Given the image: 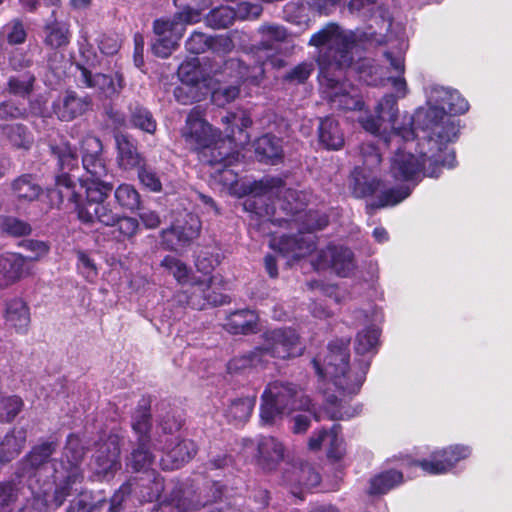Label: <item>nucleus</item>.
<instances>
[{
	"label": "nucleus",
	"instance_id": "nucleus-1",
	"mask_svg": "<svg viewBox=\"0 0 512 512\" xmlns=\"http://www.w3.org/2000/svg\"><path fill=\"white\" fill-rule=\"evenodd\" d=\"M349 341L336 340L329 344L322 360L314 359L316 373L334 387L324 393L323 411L331 420H347L361 411V406H350L347 398L356 395L366 378L370 362L360 361L356 366H349Z\"/></svg>",
	"mask_w": 512,
	"mask_h": 512
},
{
	"label": "nucleus",
	"instance_id": "nucleus-2",
	"mask_svg": "<svg viewBox=\"0 0 512 512\" xmlns=\"http://www.w3.org/2000/svg\"><path fill=\"white\" fill-rule=\"evenodd\" d=\"M416 117L423 124L424 141L419 144L421 155L440 167H454L455 153L448 146L458 138V121L437 107L419 111Z\"/></svg>",
	"mask_w": 512,
	"mask_h": 512
},
{
	"label": "nucleus",
	"instance_id": "nucleus-3",
	"mask_svg": "<svg viewBox=\"0 0 512 512\" xmlns=\"http://www.w3.org/2000/svg\"><path fill=\"white\" fill-rule=\"evenodd\" d=\"M177 11L172 18H158L153 21V32L157 36L151 49L155 56L167 58L179 45L186 31V25L201 21L202 14L211 7L212 0H173Z\"/></svg>",
	"mask_w": 512,
	"mask_h": 512
},
{
	"label": "nucleus",
	"instance_id": "nucleus-4",
	"mask_svg": "<svg viewBox=\"0 0 512 512\" xmlns=\"http://www.w3.org/2000/svg\"><path fill=\"white\" fill-rule=\"evenodd\" d=\"M308 45L317 50L316 62L320 68L321 77L334 72L341 74L342 70L353 62L352 49L355 46V35L336 23H328L314 33Z\"/></svg>",
	"mask_w": 512,
	"mask_h": 512
},
{
	"label": "nucleus",
	"instance_id": "nucleus-5",
	"mask_svg": "<svg viewBox=\"0 0 512 512\" xmlns=\"http://www.w3.org/2000/svg\"><path fill=\"white\" fill-rule=\"evenodd\" d=\"M86 454V448L83 446L80 437L70 433L63 447L58 460H54L52 479L55 489L52 496V502L56 507L64 504L73 490L74 486L84 481V470L82 462Z\"/></svg>",
	"mask_w": 512,
	"mask_h": 512
},
{
	"label": "nucleus",
	"instance_id": "nucleus-6",
	"mask_svg": "<svg viewBox=\"0 0 512 512\" xmlns=\"http://www.w3.org/2000/svg\"><path fill=\"white\" fill-rule=\"evenodd\" d=\"M182 137L202 164L217 166L218 173L224 171V139L221 138V131L202 118L196 109L188 114L182 129Z\"/></svg>",
	"mask_w": 512,
	"mask_h": 512
},
{
	"label": "nucleus",
	"instance_id": "nucleus-7",
	"mask_svg": "<svg viewBox=\"0 0 512 512\" xmlns=\"http://www.w3.org/2000/svg\"><path fill=\"white\" fill-rule=\"evenodd\" d=\"M81 161L86 176L80 179L89 201L107 199L114 189L113 182L107 180L109 169L103 154L102 141L91 134L83 137L80 143Z\"/></svg>",
	"mask_w": 512,
	"mask_h": 512
},
{
	"label": "nucleus",
	"instance_id": "nucleus-8",
	"mask_svg": "<svg viewBox=\"0 0 512 512\" xmlns=\"http://www.w3.org/2000/svg\"><path fill=\"white\" fill-rule=\"evenodd\" d=\"M375 112L376 115H366L359 119L365 131L378 136L385 144L400 139L408 143L414 139L412 119L404 116L399 123L397 102L393 95L384 96L376 106Z\"/></svg>",
	"mask_w": 512,
	"mask_h": 512
},
{
	"label": "nucleus",
	"instance_id": "nucleus-9",
	"mask_svg": "<svg viewBox=\"0 0 512 512\" xmlns=\"http://www.w3.org/2000/svg\"><path fill=\"white\" fill-rule=\"evenodd\" d=\"M310 399L295 385L275 381L262 394L261 420L271 423L276 416L296 410H309Z\"/></svg>",
	"mask_w": 512,
	"mask_h": 512
},
{
	"label": "nucleus",
	"instance_id": "nucleus-10",
	"mask_svg": "<svg viewBox=\"0 0 512 512\" xmlns=\"http://www.w3.org/2000/svg\"><path fill=\"white\" fill-rule=\"evenodd\" d=\"M301 352L302 348L299 345V337L293 329H275L265 333L262 346L252 351L248 357H245L244 363L241 366L234 365L230 368L258 365L262 363V357L265 355L287 359L298 356Z\"/></svg>",
	"mask_w": 512,
	"mask_h": 512
},
{
	"label": "nucleus",
	"instance_id": "nucleus-11",
	"mask_svg": "<svg viewBox=\"0 0 512 512\" xmlns=\"http://www.w3.org/2000/svg\"><path fill=\"white\" fill-rule=\"evenodd\" d=\"M411 152V147L399 149L391 159L390 174L396 181H418L422 176L438 177L439 164L429 161L427 157Z\"/></svg>",
	"mask_w": 512,
	"mask_h": 512
},
{
	"label": "nucleus",
	"instance_id": "nucleus-12",
	"mask_svg": "<svg viewBox=\"0 0 512 512\" xmlns=\"http://www.w3.org/2000/svg\"><path fill=\"white\" fill-rule=\"evenodd\" d=\"M359 158L361 165H358L352 173V192L358 197H366L379 190L381 182L376 179L374 172L378 169L382 157L373 144L363 143L359 147Z\"/></svg>",
	"mask_w": 512,
	"mask_h": 512
},
{
	"label": "nucleus",
	"instance_id": "nucleus-13",
	"mask_svg": "<svg viewBox=\"0 0 512 512\" xmlns=\"http://www.w3.org/2000/svg\"><path fill=\"white\" fill-rule=\"evenodd\" d=\"M221 61L205 57L203 63L198 57L185 60L178 67V76L183 84H203L215 96L220 90L221 80L218 76L223 73Z\"/></svg>",
	"mask_w": 512,
	"mask_h": 512
},
{
	"label": "nucleus",
	"instance_id": "nucleus-14",
	"mask_svg": "<svg viewBox=\"0 0 512 512\" xmlns=\"http://www.w3.org/2000/svg\"><path fill=\"white\" fill-rule=\"evenodd\" d=\"M245 451L253 453L256 466L265 473L275 471L285 458V446L273 436L244 440Z\"/></svg>",
	"mask_w": 512,
	"mask_h": 512
},
{
	"label": "nucleus",
	"instance_id": "nucleus-15",
	"mask_svg": "<svg viewBox=\"0 0 512 512\" xmlns=\"http://www.w3.org/2000/svg\"><path fill=\"white\" fill-rule=\"evenodd\" d=\"M471 454V449L464 445L449 446L436 450L430 460H421L416 465L431 475L445 474L449 472L460 460L466 459Z\"/></svg>",
	"mask_w": 512,
	"mask_h": 512
},
{
	"label": "nucleus",
	"instance_id": "nucleus-16",
	"mask_svg": "<svg viewBox=\"0 0 512 512\" xmlns=\"http://www.w3.org/2000/svg\"><path fill=\"white\" fill-rule=\"evenodd\" d=\"M321 85L333 106L343 110L362 108L363 103L356 89L347 82H341L334 74L321 77Z\"/></svg>",
	"mask_w": 512,
	"mask_h": 512
},
{
	"label": "nucleus",
	"instance_id": "nucleus-17",
	"mask_svg": "<svg viewBox=\"0 0 512 512\" xmlns=\"http://www.w3.org/2000/svg\"><path fill=\"white\" fill-rule=\"evenodd\" d=\"M312 264L316 269L332 268L339 276L343 277L350 275L355 268L352 251L342 246L333 245L318 251Z\"/></svg>",
	"mask_w": 512,
	"mask_h": 512
},
{
	"label": "nucleus",
	"instance_id": "nucleus-18",
	"mask_svg": "<svg viewBox=\"0 0 512 512\" xmlns=\"http://www.w3.org/2000/svg\"><path fill=\"white\" fill-rule=\"evenodd\" d=\"M92 103L89 95L79 96L76 91L67 89L53 101L52 110L60 121L70 122L85 114Z\"/></svg>",
	"mask_w": 512,
	"mask_h": 512
},
{
	"label": "nucleus",
	"instance_id": "nucleus-19",
	"mask_svg": "<svg viewBox=\"0 0 512 512\" xmlns=\"http://www.w3.org/2000/svg\"><path fill=\"white\" fill-rule=\"evenodd\" d=\"M251 125V119L246 111L237 110L226 115V142L233 144L231 157L226 155V166L237 160L240 150L249 142V135L245 129Z\"/></svg>",
	"mask_w": 512,
	"mask_h": 512
},
{
	"label": "nucleus",
	"instance_id": "nucleus-20",
	"mask_svg": "<svg viewBox=\"0 0 512 512\" xmlns=\"http://www.w3.org/2000/svg\"><path fill=\"white\" fill-rule=\"evenodd\" d=\"M32 274L29 258L18 252L0 254V288H8Z\"/></svg>",
	"mask_w": 512,
	"mask_h": 512
},
{
	"label": "nucleus",
	"instance_id": "nucleus-21",
	"mask_svg": "<svg viewBox=\"0 0 512 512\" xmlns=\"http://www.w3.org/2000/svg\"><path fill=\"white\" fill-rule=\"evenodd\" d=\"M121 445L120 438L110 434L101 442L94 454L96 473L102 476L114 474L121 468L120 462Z\"/></svg>",
	"mask_w": 512,
	"mask_h": 512
},
{
	"label": "nucleus",
	"instance_id": "nucleus-22",
	"mask_svg": "<svg viewBox=\"0 0 512 512\" xmlns=\"http://www.w3.org/2000/svg\"><path fill=\"white\" fill-rule=\"evenodd\" d=\"M59 442L57 439L40 440L33 445L29 452L20 460L19 465L24 476H35L37 471L49 462L54 463L52 455L57 451Z\"/></svg>",
	"mask_w": 512,
	"mask_h": 512
},
{
	"label": "nucleus",
	"instance_id": "nucleus-23",
	"mask_svg": "<svg viewBox=\"0 0 512 512\" xmlns=\"http://www.w3.org/2000/svg\"><path fill=\"white\" fill-rule=\"evenodd\" d=\"M75 188L76 183L73 177L64 174L56 175L54 187L46 190L49 208H60L67 201L74 204L75 210L78 212V205L81 203L82 196L76 192Z\"/></svg>",
	"mask_w": 512,
	"mask_h": 512
},
{
	"label": "nucleus",
	"instance_id": "nucleus-24",
	"mask_svg": "<svg viewBox=\"0 0 512 512\" xmlns=\"http://www.w3.org/2000/svg\"><path fill=\"white\" fill-rule=\"evenodd\" d=\"M152 397L143 395L137 403L135 411L131 416V429L135 435V443H152Z\"/></svg>",
	"mask_w": 512,
	"mask_h": 512
},
{
	"label": "nucleus",
	"instance_id": "nucleus-25",
	"mask_svg": "<svg viewBox=\"0 0 512 512\" xmlns=\"http://www.w3.org/2000/svg\"><path fill=\"white\" fill-rule=\"evenodd\" d=\"M270 246L279 250L283 255L291 256L294 260H297L312 253L315 248V236L311 233L284 236L279 240L272 239Z\"/></svg>",
	"mask_w": 512,
	"mask_h": 512
},
{
	"label": "nucleus",
	"instance_id": "nucleus-26",
	"mask_svg": "<svg viewBox=\"0 0 512 512\" xmlns=\"http://www.w3.org/2000/svg\"><path fill=\"white\" fill-rule=\"evenodd\" d=\"M5 325L18 334H26L31 323L30 308L22 298H12L4 303Z\"/></svg>",
	"mask_w": 512,
	"mask_h": 512
},
{
	"label": "nucleus",
	"instance_id": "nucleus-27",
	"mask_svg": "<svg viewBox=\"0 0 512 512\" xmlns=\"http://www.w3.org/2000/svg\"><path fill=\"white\" fill-rule=\"evenodd\" d=\"M429 108H438L446 113L463 114L468 111V102L454 90L445 87H434L431 89L429 100Z\"/></svg>",
	"mask_w": 512,
	"mask_h": 512
},
{
	"label": "nucleus",
	"instance_id": "nucleus-28",
	"mask_svg": "<svg viewBox=\"0 0 512 512\" xmlns=\"http://www.w3.org/2000/svg\"><path fill=\"white\" fill-rule=\"evenodd\" d=\"M105 200L93 202L85 197V201L81 200L80 205H78V219L86 225L98 221L105 226H115L119 216L107 205H104Z\"/></svg>",
	"mask_w": 512,
	"mask_h": 512
},
{
	"label": "nucleus",
	"instance_id": "nucleus-29",
	"mask_svg": "<svg viewBox=\"0 0 512 512\" xmlns=\"http://www.w3.org/2000/svg\"><path fill=\"white\" fill-rule=\"evenodd\" d=\"M185 48L187 52L194 55H199L206 51H211L213 56L211 59L221 61L224 65V37L207 36L206 34L194 31L185 41Z\"/></svg>",
	"mask_w": 512,
	"mask_h": 512
},
{
	"label": "nucleus",
	"instance_id": "nucleus-30",
	"mask_svg": "<svg viewBox=\"0 0 512 512\" xmlns=\"http://www.w3.org/2000/svg\"><path fill=\"white\" fill-rule=\"evenodd\" d=\"M10 192L13 198L21 204H30L39 199L43 188L33 173H23L10 183Z\"/></svg>",
	"mask_w": 512,
	"mask_h": 512
},
{
	"label": "nucleus",
	"instance_id": "nucleus-31",
	"mask_svg": "<svg viewBox=\"0 0 512 512\" xmlns=\"http://www.w3.org/2000/svg\"><path fill=\"white\" fill-rule=\"evenodd\" d=\"M117 148V162L123 170H134L144 162V157L139 153L137 143L129 135L124 133L115 134Z\"/></svg>",
	"mask_w": 512,
	"mask_h": 512
},
{
	"label": "nucleus",
	"instance_id": "nucleus-32",
	"mask_svg": "<svg viewBox=\"0 0 512 512\" xmlns=\"http://www.w3.org/2000/svg\"><path fill=\"white\" fill-rule=\"evenodd\" d=\"M50 155L56 160L57 175L72 177L70 172L79 168L77 150L68 141L49 144Z\"/></svg>",
	"mask_w": 512,
	"mask_h": 512
},
{
	"label": "nucleus",
	"instance_id": "nucleus-33",
	"mask_svg": "<svg viewBox=\"0 0 512 512\" xmlns=\"http://www.w3.org/2000/svg\"><path fill=\"white\" fill-rule=\"evenodd\" d=\"M197 450V445L193 440H179L166 452V458L162 459V468L164 470L179 469L196 455Z\"/></svg>",
	"mask_w": 512,
	"mask_h": 512
},
{
	"label": "nucleus",
	"instance_id": "nucleus-34",
	"mask_svg": "<svg viewBox=\"0 0 512 512\" xmlns=\"http://www.w3.org/2000/svg\"><path fill=\"white\" fill-rule=\"evenodd\" d=\"M338 425H333L331 430L325 429L315 432L308 441V447L310 450H319L322 446L328 447V456L339 459L343 455L342 439L338 437L337 429Z\"/></svg>",
	"mask_w": 512,
	"mask_h": 512
},
{
	"label": "nucleus",
	"instance_id": "nucleus-35",
	"mask_svg": "<svg viewBox=\"0 0 512 512\" xmlns=\"http://www.w3.org/2000/svg\"><path fill=\"white\" fill-rule=\"evenodd\" d=\"M284 481L292 488L311 490L320 483V476L310 464L293 465L291 470L285 472Z\"/></svg>",
	"mask_w": 512,
	"mask_h": 512
},
{
	"label": "nucleus",
	"instance_id": "nucleus-36",
	"mask_svg": "<svg viewBox=\"0 0 512 512\" xmlns=\"http://www.w3.org/2000/svg\"><path fill=\"white\" fill-rule=\"evenodd\" d=\"M52 17H55V11H52ZM44 32V44L51 49L65 48L72 37L69 24L56 18L44 25Z\"/></svg>",
	"mask_w": 512,
	"mask_h": 512
},
{
	"label": "nucleus",
	"instance_id": "nucleus-37",
	"mask_svg": "<svg viewBox=\"0 0 512 512\" xmlns=\"http://www.w3.org/2000/svg\"><path fill=\"white\" fill-rule=\"evenodd\" d=\"M76 68L80 71L79 81L85 88L98 89L105 96H111L116 93L114 80L110 75L95 73L83 63H76Z\"/></svg>",
	"mask_w": 512,
	"mask_h": 512
},
{
	"label": "nucleus",
	"instance_id": "nucleus-38",
	"mask_svg": "<svg viewBox=\"0 0 512 512\" xmlns=\"http://www.w3.org/2000/svg\"><path fill=\"white\" fill-rule=\"evenodd\" d=\"M26 444V431L24 429L9 430L0 441V464H7L16 459Z\"/></svg>",
	"mask_w": 512,
	"mask_h": 512
},
{
	"label": "nucleus",
	"instance_id": "nucleus-39",
	"mask_svg": "<svg viewBox=\"0 0 512 512\" xmlns=\"http://www.w3.org/2000/svg\"><path fill=\"white\" fill-rule=\"evenodd\" d=\"M136 482V489L143 502L158 501L164 490V479L155 470L145 474Z\"/></svg>",
	"mask_w": 512,
	"mask_h": 512
},
{
	"label": "nucleus",
	"instance_id": "nucleus-40",
	"mask_svg": "<svg viewBox=\"0 0 512 512\" xmlns=\"http://www.w3.org/2000/svg\"><path fill=\"white\" fill-rule=\"evenodd\" d=\"M318 136L320 143L327 149L339 150L344 145V135L339 128V124L331 117L320 120Z\"/></svg>",
	"mask_w": 512,
	"mask_h": 512
},
{
	"label": "nucleus",
	"instance_id": "nucleus-41",
	"mask_svg": "<svg viewBox=\"0 0 512 512\" xmlns=\"http://www.w3.org/2000/svg\"><path fill=\"white\" fill-rule=\"evenodd\" d=\"M255 153L260 161L275 164L283 156L281 140L270 134L263 135L255 142Z\"/></svg>",
	"mask_w": 512,
	"mask_h": 512
},
{
	"label": "nucleus",
	"instance_id": "nucleus-42",
	"mask_svg": "<svg viewBox=\"0 0 512 512\" xmlns=\"http://www.w3.org/2000/svg\"><path fill=\"white\" fill-rule=\"evenodd\" d=\"M129 123L131 127L148 134H154L157 130V122L153 113L139 102L131 103L128 107Z\"/></svg>",
	"mask_w": 512,
	"mask_h": 512
},
{
	"label": "nucleus",
	"instance_id": "nucleus-43",
	"mask_svg": "<svg viewBox=\"0 0 512 512\" xmlns=\"http://www.w3.org/2000/svg\"><path fill=\"white\" fill-rule=\"evenodd\" d=\"M152 443L137 444L132 448L127 459V466L134 472L150 473L151 466L155 461V455L151 450Z\"/></svg>",
	"mask_w": 512,
	"mask_h": 512
},
{
	"label": "nucleus",
	"instance_id": "nucleus-44",
	"mask_svg": "<svg viewBox=\"0 0 512 512\" xmlns=\"http://www.w3.org/2000/svg\"><path fill=\"white\" fill-rule=\"evenodd\" d=\"M1 131L17 149L29 150L34 142L32 133L22 123L3 125Z\"/></svg>",
	"mask_w": 512,
	"mask_h": 512
},
{
	"label": "nucleus",
	"instance_id": "nucleus-45",
	"mask_svg": "<svg viewBox=\"0 0 512 512\" xmlns=\"http://www.w3.org/2000/svg\"><path fill=\"white\" fill-rule=\"evenodd\" d=\"M402 481L403 475L400 471L389 470L382 472L371 478L368 493L370 495L385 494L389 490L401 484Z\"/></svg>",
	"mask_w": 512,
	"mask_h": 512
},
{
	"label": "nucleus",
	"instance_id": "nucleus-46",
	"mask_svg": "<svg viewBox=\"0 0 512 512\" xmlns=\"http://www.w3.org/2000/svg\"><path fill=\"white\" fill-rule=\"evenodd\" d=\"M32 231L31 224L26 220L11 215L0 216V232L2 235L21 238L30 236Z\"/></svg>",
	"mask_w": 512,
	"mask_h": 512
},
{
	"label": "nucleus",
	"instance_id": "nucleus-47",
	"mask_svg": "<svg viewBox=\"0 0 512 512\" xmlns=\"http://www.w3.org/2000/svg\"><path fill=\"white\" fill-rule=\"evenodd\" d=\"M259 185L263 189L264 194H273L274 189H276L277 194L284 193V198L288 202L289 207H283V209L288 210L290 213H296L300 210V205L293 204L290 200L297 201L299 195L296 191L291 189H285L283 187V181L280 178H265L260 181Z\"/></svg>",
	"mask_w": 512,
	"mask_h": 512
},
{
	"label": "nucleus",
	"instance_id": "nucleus-48",
	"mask_svg": "<svg viewBox=\"0 0 512 512\" xmlns=\"http://www.w3.org/2000/svg\"><path fill=\"white\" fill-rule=\"evenodd\" d=\"M35 75L30 71H24L8 78L6 89L9 94L27 98L34 90Z\"/></svg>",
	"mask_w": 512,
	"mask_h": 512
},
{
	"label": "nucleus",
	"instance_id": "nucleus-49",
	"mask_svg": "<svg viewBox=\"0 0 512 512\" xmlns=\"http://www.w3.org/2000/svg\"><path fill=\"white\" fill-rule=\"evenodd\" d=\"M114 198L120 208L134 212L140 209L141 196L131 184L122 183L114 191Z\"/></svg>",
	"mask_w": 512,
	"mask_h": 512
},
{
	"label": "nucleus",
	"instance_id": "nucleus-50",
	"mask_svg": "<svg viewBox=\"0 0 512 512\" xmlns=\"http://www.w3.org/2000/svg\"><path fill=\"white\" fill-rule=\"evenodd\" d=\"M255 404V399L251 397H244L232 400L228 412L226 413V418L230 423L234 425H241L245 423L253 410Z\"/></svg>",
	"mask_w": 512,
	"mask_h": 512
},
{
	"label": "nucleus",
	"instance_id": "nucleus-51",
	"mask_svg": "<svg viewBox=\"0 0 512 512\" xmlns=\"http://www.w3.org/2000/svg\"><path fill=\"white\" fill-rule=\"evenodd\" d=\"M254 326L255 315L248 310L235 312L226 319V331L232 334L250 333Z\"/></svg>",
	"mask_w": 512,
	"mask_h": 512
},
{
	"label": "nucleus",
	"instance_id": "nucleus-52",
	"mask_svg": "<svg viewBox=\"0 0 512 512\" xmlns=\"http://www.w3.org/2000/svg\"><path fill=\"white\" fill-rule=\"evenodd\" d=\"M260 8L241 0H226V22L258 17Z\"/></svg>",
	"mask_w": 512,
	"mask_h": 512
},
{
	"label": "nucleus",
	"instance_id": "nucleus-53",
	"mask_svg": "<svg viewBox=\"0 0 512 512\" xmlns=\"http://www.w3.org/2000/svg\"><path fill=\"white\" fill-rule=\"evenodd\" d=\"M411 193V188L408 185L399 188H391L382 191L378 200L367 205L368 210L383 208L387 206H394L406 199Z\"/></svg>",
	"mask_w": 512,
	"mask_h": 512
},
{
	"label": "nucleus",
	"instance_id": "nucleus-54",
	"mask_svg": "<svg viewBox=\"0 0 512 512\" xmlns=\"http://www.w3.org/2000/svg\"><path fill=\"white\" fill-rule=\"evenodd\" d=\"M24 405L23 399L18 395L0 396V423L14 422Z\"/></svg>",
	"mask_w": 512,
	"mask_h": 512
},
{
	"label": "nucleus",
	"instance_id": "nucleus-55",
	"mask_svg": "<svg viewBox=\"0 0 512 512\" xmlns=\"http://www.w3.org/2000/svg\"><path fill=\"white\" fill-rule=\"evenodd\" d=\"M161 266L165 268L180 285H185L189 282L191 269L181 259L166 255L162 261Z\"/></svg>",
	"mask_w": 512,
	"mask_h": 512
},
{
	"label": "nucleus",
	"instance_id": "nucleus-56",
	"mask_svg": "<svg viewBox=\"0 0 512 512\" xmlns=\"http://www.w3.org/2000/svg\"><path fill=\"white\" fill-rule=\"evenodd\" d=\"M0 33L9 45L15 46L23 44L27 39V31L20 18H14L7 22Z\"/></svg>",
	"mask_w": 512,
	"mask_h": 512
},
{
	"label": "nucleus",
	"instance_id": "nucleus-57",
	"mask_svg": "<svg viewBox=\"0 0 512 512\" xmlns=\"http://www.w3.org/2000/svg\"><path fill=\"white\" fill-rule=\"evenodd\" d=\"M180 233L181 231L176 222H173L170 227L163 229L160 234L162 247L165 250L177 251L179 248L189 246Z\"/></svg>",
	"mask_w": 512,
	"mask_h": 512
},
{
	"label": "nucleus",
	"instance_id": "nucleus-58",
	"mask_svg": "<svg viewBox=\"0 0 512 512\" xmlns=\"http://www.w3.org/2000/svg\"><path fill=\"white\" fill-rule=\"evenodd\" d=\"M379 331L375 327H368L357 334L355 350L357 354L365 355L372 352L378 342Z\"/></svg>",
	"mask_w": 512,
	"mask_h": 512
},
{
	"label": "nucleus",
	"instance_id": "nucleus-59",
	"mask_svg": "<svg viewBox=\"0 0 512 512\" xmlns=\"http://www.w3.org/2000/svg\"><path fill=\"white\" fill-rule=\"evenodd\" d=\"M181 231L182 237L188 245L199 237L201 231V222L199 218L191 213L186 214L183 220L175 221Z\"/></svg>",
	"mask_w": 512,
	"mask_h": 512
},
{
	"label": "nucleus",
	"instance_id": "nucleus-60",
	"mask_svg": "<svg viewBox=\"0 0 512 512\" xmlns=\"http://www.w3.org/2000/svg\"><path fill=\"white\" fill-rule=\"evenodd\" d=\"M28 116L27 108L13 99L0 102V120L12 121L25 119Z\"/></svg>",
	"mask_w": 512,
	"mask_h": 512
},
{
	"label": "nucleus",
	"instance_id": "nucleus-61",
	"mask_svg": "<svg viewBox=\"0 0 512 512\" xmlns=\"http://www.w3.org/2000/svg\"><path fill=\"white\" fill-rule=\"evenodd\" d=\"M137 176L143 187L151 192H160L162 183L158 174L144 162L137 169Z\"/></svg>",
	"mask_w": 512,
	"mask_h": 512
},
{
	"label": "nucleus",
	"instance_id": "nucleus-62",
	"mask_svg": "<svg viewBox=\"0 0 512 512\" xmlns=\"http://www.w3.org/2000/svg\"><path fill=\"white\" fill-rule=\"evenodd\" d=\"M17 497L18 490L14 481H0V512H10Z\"/></svg>",
	"mask_w": 512,
	"mask_h": 512
},
{
	"label": "nucleus",
	"instance_id": "nucleus-63",
	"mask_svg": "<svg viewBox=\"0 0 512 512\" xmlns=\"http://www.w3.org/2000/svg\"><path fill=\"white\" fill-rule=\"evenodd\" d=\"M165 503L178 512H192L196 509L194 503L184 496V491L181 488H174Z\"/></svg>",
	"mask_w": 512,
	"mask_h": 512
},
{
	"label": "nucleus",
	"instance_id": "nucleus-64",
	"mask_svg": "<svg viewBox=\"0 0 512 512\" xmlns=\"http://www.w3.org/2000/svg\"><path fill=\"white\" fill-rule=\"evenodd\" d=\"M19 247L24 248L27 251L34 253V256L29 258V265L32 262L39 260L40 258L46 256L50 251V245L46 241L35 240V239H26L22 240L19 244Z\"/></svg>",
	"mask_w": 512,
	"mask_h": 512
}]
</instances>
